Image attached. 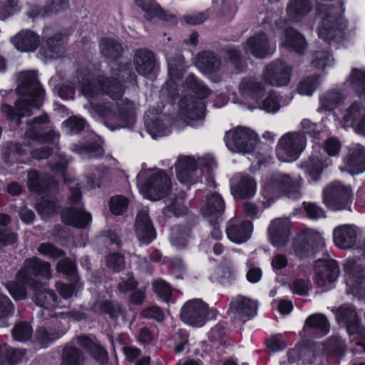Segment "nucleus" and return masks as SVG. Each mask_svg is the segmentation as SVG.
Wrapping results in <instances>:
<instances>
[{"label": "nucleus", "instance_id": "nucleus-51", "mask_svg": "<svg viewBox=\"0 0 365 365\" xmlns=\"http://www.w3.org/2000/svg\"><path fill=\"white\" fill-rule=\"evenodd\" d=\"M117 106L115 115H118V118L122 121L126 122L133 118L136 108V106L133 102L128 99H122L120 102L117 103Z\"/></svg>", "mask_w": 365, "mask_h": 365}, {"label": "nucleus", "instance_id": "nucleus-53", "mask_svg": "<svg viewBox=\"0 0 365 365\" xmlns=\"http://www.w3.org/2000/svg\"><path fill=\"white\" fill-rule=\"evenodd\" d=\"M312 64L317 69L324 70L327 67H331L334 65V58L327 51H316L313 54Z\"/></svg>", "mask_w": 365, "mask_h": 365}, {"label": "nucleus", "instance_id": "nucleus-58", "mask_svg": "<svg viewBox=\"0 0 365 365\" xmlns=\"http://www.w3.org/2000/svg\"><path fill=\"white\" fill-rule=\"evenodd\" d=\"M187 211L186 207L182 204V200H172L167 207L163 209V215L166 217H171L173 215L179 217Z\"/></svg>", "mask_w": 365, "mask_h": 365}, {"label": "nucleus", "instance_id": "nucleus-50", "mask_svg": "<svg viewBox=\"0 0 365 365\" xmlns=\"http://www.w3.org/2000/svg\"><path fill=\"white\" fill-rule=\"evenodd\" d=\"M185 86L187 89L191 91L200 98L207 97L211 91L202 83L199 81L193 75H189L185 81Z\"/></svg>", "mask_w": 365, "mask_h": 365}, {"label": "nucleus", "instance_id": "nucleus-36", "mask_svg": "<svg viewBox=\"0 0 365 365\" xmlns=\"http://www.w3.org/2000/svg\"><path fill=\"white\" fill-rule=\"evenodd\" d=\"M222 66L221 59L213 52L202 51L197 56V66L202 72L210 73L218 71Z\"/></svg>", "mask_w": 365, "mask_h": 365}, {"label": "nucleus", "instance_id": "nucleus-12", "mask_svg": "<svg viewBox=\"0 0 365 365\" xmlns=\"http://www.w3.org/2000/svg\"><path fill=\"white\" fill-rule=\"evenodd\" d=\"M351 196V189L349 186L334 182L324 188L323 200L331 210H341L349 209Z\"/></svg>", "mask_w": 365, "mask_h": 365}, {"label": "nucleus", "instance_id": "nucleus-33", "mask_svg": "<svg viewBox=\"0 0 365 365\" xmlns=\"http://www.w3.org/2000/svg\"><path fill=\"white\" fill-rule=\"evenodd\" d=\"M28 185L31 190L38 194L51 192L56 188V182L53 178L41 177L36 170L29 173Z\"/></svg>", "mask_w": 365, "mask_h": 365}, {"label": "nucleus", "instance_id": "nucleus-41", "mask_svg": "<svg viewBox=\"0 0 365 365\" xmlns=\"http://www.w3.org/2000/svg\"><path fill=\"white\" fill-rule=\"evenodd\" d=\"M63 36L61 34H56L48 38L43 45V52L46 58H56L64 53L63 47Z\"/></svg>", "mask_w": 365, "mask_h": 365}, {"label": "nucleus", "instance_id": "nucleus-25", "mask_svg": "<svg viewBox=\"0 0 365 365\" xmlns=\"http://www.w3.org/2000/svg\"><path fill=\"white\" fill-rule=\"evenodd\" d=\"M258 303L252 299L238 295L230 303V310L235 317L250 319L257 314Z\"/></svg>", "mask_w": 365, "mask_h": 365}, {"label": "nucleus", "instance_id": "nucleus-60", "mask_svg": "<svg viewBox=\"0 0 365 365\" xmlns=\"http://www.w3.org/2000/svg\"><path fill=\"white\" fill-rule=\"evenodd\" d=\"M210 10H206L204 12L190 14L185 15L182 19V24L186 25H198L207 20L210 16Z\"/></svg>", "mask_w": 365, "mask_h": 365}, {"label": "nucleus", "instance_id": "nucleus-16", "mask_svg": "<svg viewBox=\"0 0 365 365\" xmlns=\"http://www.w3.org/2000/svg\"><path fill=\"white\" fill-rule=\"evenodd\" d=\"M292 68L282 61L268 64L264 73V81L269 85L282 86L289 83Z\"/></svg>", "mask_w": 365, "mask_h": 365}, {"label": "nucleus", "instance_id": "nucleus-54", "mask_svg": "<svg viewBox=\"0 0 365 365\" xmlns=\"http://www.w3.org/2000/svg\"><path fill=\"white\" fill-rule=\"evenodd\" d=\"M33 329L29 324L24 322H19L12 329L14 339L19 341H26L31 339Z\"/></svg>", "mask_w": 365, "mask_h": 365}, {"label": "nucleus", "instance_id": "nucleus-6", "mask_svg": "<svg viewBox=\"0 0 365 365\" xmlns=\"http://www.w3.org/2000/svg\"><path fill=\"white\" fill-rule=\"evenodd\" d=\"M339 322L346 327L350 341L356 347V352H365V331L354 309L347 306L339 307L336 314Z\"/></svg>", "mask_w": 365, "mask_h": 365}, {"label": "nucleus", "instance_id": "nucleus-45", "mask_svg": "<svg viewBox=\"0 0 365 365\" xmlns=\"http://www.w3.org/2000/svg\"><path fill=\"white\" fill-rule=\"evenodd\" d=\"M344 96L337 91H330L321 96L319 111L332 110L344 102Z\"/></svg>", "mask_w": 365, "mask_h": 365}, {"label": "nucleus", "instance_id": "nucleus-10", "mask_svg": "<svg viewBox=\"0 0 365 365\" xmlns=\"http://www.w3.org/2000/svg\"><path fill=\"white\" fill-rule=\"evenodd\" d=\"M127 53V47L115 43V94H121L128 84L137 83L136 76L131 71L129 59L125 58Z\"/></svg>", "mask_w": 365, "mask_h": 365}, {"label": "nucleus", "instance_id": "nucleus-56", "mask_svg": "<svg viewBox=\"0 0 365 365\" xmlns=\"http://www.w3.org/2000/svg\"><path fill=\"white\" fill-rule=\"evenodd\" d=\"M320 81L317 76H310L302 81L298 86V92L301 95L311 96L317 88Z\"/></svg>", "mask_w": 365, "mask_h": 365}, {"label": "nucleus", "instance_id": "nucleus-38", "mask_svg": "<svg viewBox=\"0 0 365 365\" xmlns=\"http://www.w3.org/2000/svg\"><path fill=\"white\" fill-rule=\"evenodd\" d=\"M180 113L191 120L200 119L204 116L205 106L192 98H184L180 101Z\"/></svg>", "mask_w": 365, "mask_h": 365}, {"label": "nucleus", "instance_id": "nucleus-40", "mask_svg": "<svg viewBox=\"0 0 365 365\" xmlns=\"http://www.w3.org/2000/svg\"><path fill=\"white\" fill-rule=\"evenodd\" d=\"M313 8L310 0H290L287 14L293 21H299L307 15Z\"/></svg>", "mask_w": 365, "mask_h": 365}, {"label": "nucleus", "instance_id": "nucleus-43", "mask_svg": "<svg viewBox=\"0 0 365 365\" xmlns=\"http://www.w3.org/2000/svg\"><path fill=\"white\" fill-rule=\"evenodd\" d=\"M78 342L80 346L88 350L98 363L105 364L108 362V353L101 346L86 336L78 337Z\"/></svg>", "mask_w": 365, "mask_h": 365}, {"label": "nucleus", "instance_id": "nucleus-26", "mask_svg": "<svg viewBox=\"0 0 365 365\" xmlns=\"http://www.w3.org/2000/svg\"><path fill=\"white\" fill-rule=\"evenodd\" d=\"M224 209L225 202L217 192L207 194L201 205L202 215L209 218L210 221L218 220L223 213Z\"/></svg>", "mask_w": 365, "mask_h": 365}, {"label": "nucleus", "instance_id": "nucleus-52", "mask_svg": "<svg viewBox=\"0 0 365 365\" xmlns=\"http://www.w3.org/2000/svg\"><path fill=\"white\" fill-rule=\"evenodd\" d=\"M69 6V0H48L43 9L36 14V16H44L56 14L67 9Z\"/></svg>", "mask_w": 365, "mask_h": 365}, {"label": "nucleus", "instance_id": "nucleus-35", "mask_svg": "<svg viewBox=\"0 0 365 365\" xmlns=\"http://www.w3.org/2000/svg\"><path fill=\"white\" fill-rule=\"evenodd\" d=\"M33 291V300L36 305L44 308L49 309L56 305L57 296L54 292L48 289L45 285L41 283V286L38 287H30Z\"/></svg>", "mask_w": 365, "mask_h": 365}, {"label": "nucleus", "instance_id": "nucleus-8", "mask_svg": "<svg viewBox=\"0 0 365 365\" xmlns=\"http://www.w3.org/2000/svg\"><path fill=\"white\" fill-rule=\"evenodd\" d=\"M171 188V180L167 173L161 170H154L141 185L140 191L144 197L157 201L168 195Z\"/></svg>", "mask_w": 365, "mask_h": 365}, {"label": "nucleus", "instance_id": "nucleus-14", "mask_svg": "<svg viewBox=\"0 0 365 365\" xmlns=\"http://www.w3.org/2000/svg\"><path fill=\"white\" fill-rule=\"evenodd\" d=\"M346 284L354 294L365 292V269L354 259H348L344 264Z\"/></svg>", "mask_w": 365, "mask_h": 365}, {"label": "nucleus", "instance_id": "nucleus-9", "mask_svg": "<svg viewBox=\"0 0 365 365\" xmlns=\"http://www.w3.org/2000/svg\"><path fill=\"white\" fill-rule=\"evenodd\" d=\"M257 137L252 130L242 127L230 130L225 133V142L233 153H249L256 145Z\"/></svg>", "mask_w": 365, "mask_h": 365}, {"label": "nucleus", "instance_id": "nucleus-63", "mask_svg": "<svg viewBox=\"0 0 365 365\" xmlns=\"http://www.w3.org/2000/svg\"><path fill=\"white\" fill-rule=\"evenodd\" d=\"M38 252L44 256L52 259H58L64 255V252L51 243H41L38 247Z\"/></svg>", "mask_w": 365, "mask_h": 365}, {"label": "nucleus", "instance_id": "nucleus-27", "mask_svg": "<svg viewBox=\"0 0 365 365\" xmlns=\"http://www.w3.org/2000/svg\"><path fill=\"white\" fill-rule=\"evenodd\" d=\"M196 161L187 156H180L175 163L176 175L181 183H195L194 173L197 170Z\"/></svg>", "mask_w": 365, "mask_h": 365}, {"label": "nucleus", "instance_id": "nucleus-32", "mask_svg": "<svg viewBox=\"0 0 365 365\" xmlns=\"http://www.w3.org/2000/svg\"><path fill=\"white\" fill-rule=\"evenodd\" d=\"M13 45L21 52L34 51L40 43L39 36L31 30H22L11 38Z\"/></svg>", "mask_w": 365, "mask_h": 365}, {"label": "nucleus", "instance_id": "nucleus-47", "mask_svg": "<svg viewBox=\"0 0 365 365\" xmlns=\"http://www.w3.org/2000/svg\"><path fill=\"white\" fill-rule=\"evenodd\" d=\"M24 355L22 349H14L5 344L0 346V365L16 363Z\"/></svg>", "mask_w": 365, "mask_h": 365}, {"label": "nucleus", "instance_id": "nucleus-28", "mask_svg": "<svg viewBox=\"0 0 365 365\" xmlns=\"http://www.w3.org/2000/svg\"><path fill=\"white\" fill-rule=\"evenodd\" d=\"M133 64L136 72L143 76L153 73L155 67L154 53L145 48L137 50L133 56Z\"/></svg>", "mask_w": 365, "mask_h": 365}, {"label": "nucleus", "instance_id": "nucleus-20", "mask_svg": "<svg viewBox=\"0 0 365 365\" xmlns=\"http://www.w3.org/2000/svg\"><path fill=\"white\" fill-rule=\"evenodd\" d=\"M291 222L289 218H277L272 220L269 227L271 243L278 247L287 245L290 236Z\"/></svg>", "mask_w": 365, "mask_h": 365}, {"label": "nucleus", "instance_id": "nucleus-61", "mask_svg": "<svg viewBox=\"0 0 365 365\" xmlns=\"http://www.w3.org/2000/svg\"><path fill=\"white\" fill-rule=\"evenodd\" d=\"M302 238L307 241V245H311L312 250L315 247H322L324 245V239L322 234L314 230H307L302 235Z\"/></svg>", "mask_w": 365, "mask_h": 365}, {"label": "nucleus", "instance_id": "nucleus-24", "mask_svg": "<svg viewBox=\"0 0 365 365\" xmlns=\"http://www.w3.org/2000/svg\"><path fill=\"white\" fill-rule=\"evenodd\" d=\"M267 85L262 78L249 76L245 77L239 84L240 93L255 101L260 99L267 91Z\"/></svg>", "mask_w": 365, "mask_h": 365}, {"label": "nucleus", "instance_id": "nucleus-64", "mask_svg": "<svg viewBox=\"0 0 365 365\" xmlns=\"http://www.w3.org/2000/svg\"><path fill=\"white\" fill-rule=\"evenodd\" d=\"M306 242L301 235L294 240L293 250L296 256L304 257L312 252L311 245H307Z\"/></svg>", "mask_w": 365, "mask_h": 365}, {"label": "nucleus", "instance_id": "nucleus-42", "mask_svg": "<svg viewBox=\"0 0 365 365\" xmlns=\"http://www.w3.org/2000/svg\"><path fill=\"white\" fill-rule=\"evenodd\" d=\"M283 47L293 49L298 53H303L307 48V43L304 38L297 31L287 29L284 39L281 42Z\"/></svg>", "mask_w": 365, "mask_h": 365}, {"label": "nucleus", "instance_id": "nucleus-22", "mask_svg": "<svg viewBox=\"0 0 365 365\" xmlns=\"http://www.w3.org/2000/svg\"><path fill=\"white\" fill-rule=\"evenodd\" d=\"M135 5L144 12V17L153 21L155 19H162L175 24V16L167 14L160 6L154 0H134Z\"/></svg>", "mask_w": 365, "mask_h": 365}, {"label": "nucleus", "instance_id": "nucleus-44", "mask_svg": "<svg viewBox=\"0 0 365 365\" xmlns=\"http://www.w3.org/2000/svg\"><path fill=\"white\" fill-rule=\"evenodd\" d=\"M346 84L354 89L361 98L365 99V70L353 68Z\"/></svg>", "mask_w": 365, "mask_h": 365}, {"label": "nucleus", "instance_id": "nucleus-39", "mask_svg": "<svg viewBox=\"0 0 365 365\" xmlns=\"http://www.w3.org/2000/svg\"><path fill=\"white\" fill-rule=\"evenodd\" d=\"M168 62L169 78L165 85L168 88L174 90L176 87V81L183 75L186 66L184 58L180 56L170 58Z\"/></svg>", "mask_w": 365, "mask_h": 365}, {"label": "nucleus", "instance_id": "nucleus-29", "mask_svg": "<svg viewBox=\"0 0 365 365\" xmlns=\"http://www.w3.org/2000/svg\"><path fill=\"white\" fill-rule=\"evenodd\" d=\"M62 222L77 228L86 227L92 220V215L84 209L65 208L61 212Z\"/></svg>", "mask_w": 365, "mask_h": 365}, {"label": "nucleus", "instance_id": "nucleus-13", "mask_svg": "<svg viewBox=\"0 0 365 365\" xmlns=\"http://www.w3.org/2000/svg\"><path fill=\"white\" fill-rule=\"evenodd\" d=\"M244 49L247 54L258 58H265L274 53L276 46L265 33L260 32L247 40L244 43Z\"/></svg>", "mask_w": 365, "mask_h": 365}, {"label": "nucleus", "instance_id": "nucleus-49", "mask_svg": "<svg viewBox=\"0 0 365 365\" xmlns=\"http://www.w3.org/2000/svg\"><path fill=\"white\" fill-rule=\"evenodd\" d=\"M83 359V355L78 349L66 346L63 351L61 365H82Z\"/></svg>", "mask_w": 365, "mask_h": 365}, {"label": "nucleus", "instance_id": "nucleus-46", "mask_svg": "<svg viewBox=\"0 0 365 365\" xmlns=\"http://www.w3.org/2000/svg\"><path fill=\"white\" fill-rule=\"evenodd\" d=\"M304 329H311L317 334L325 335L329 330V324L324 315L314 314L306 319Z\"/></svg>", "mask_w": 365, "mask_h": 365}, {"label": "nucleus", "instance_id": "nucleus-19", "mask_svg": "<svg viewBox=\"0 0 365 365\" xmlns=\"http://www.w3.org/2000/svg\"><path fill=\"white\" fill-rule=\"evenodd\" d=\"M320 14L322 20L318 30L319 38L324 41L334 39L336 36L341 33V31L336 25L338 16L334 11L333 7L329 5L324 6L322 11L320 10Z\"/></svg>", "mask_w": 365, "mask_h": 365}, {"label": "nucleus", "instance_id": "nucleus-62", "mask_svg": "<svg viewBox=\"0 0 365 365\" xmlns=\"http://www.w3.org/2000/svg\"><path fill=\"white\" fill-rule=\"evenodd\" d=\"M36 209L43 218H47L55 213L56 205L53 200L43 199L37 205Z\"/></svg>", "mask_w": 365, "mask_h": 365}, {"label": "nucleus", "instance_id": "nucleus-30", "mask_svg": "<svg viewBox=\"0 0 365 365\" xmlns=\"http://www.w3.org/2000/svg\"><path fill=\"white\" fill-rule=\"evenodd\" d=\"M333 240L334 244L341 249L351 248L357 240L356 229L351 225H339L333 231Z\"/></svg>", "mask_w": 365, "mask_h": 365}, {"label": "nucleus", "instance_id": "nucleus-17", "mask_svg": "<svg viewBox=\"0 0 365 365\" xmlns=\"http://www.w3.org/2000/svg\"><path fill=\"white\" fill-rule=\"evenodd\" d=\"M48 121V117L43 115L36 117L31 120L26 122L27 128L26 135L33 139L39 140L45 143L52 144H57L59 139V134L53 130H51L43 135V130L45 128Z\"/></svg>", "mask_w": 365, "mask_h": 365}, {"label": "nucleus", "instance_id": "nucleus-57", "mask_svg": "<svg viewBox=\"0 0 365 365\" xmlns=\"http://www.w3.org/2000/svg\"><path fill=\"white\" fill-rule=\"evenodd\" d=\"M147 130L153 139L166 135L170 133L169 129L161 120H152L147 123Z\"/></svg>", "mask_w": 365, "mask_h": 365}, {"label": "nucleus", "instance_id": "nucleus-21", "mask_svg": "<svg viewBox=\"0 0 365 365\" xmlns=\"http://www.w3.org/2000/svg\"><path fill=\"white\" fill-rule=\"evenodd\" d=\"M135 232L139 240L143 244H148L155 238V229L147 207H143L137 213Z\"/></svg>", "mask_w": 365, "mask_h": 365}, {"label": "nucleus", "instance_id": "nucleus-59", "mask_svg": "<svg viewBox=\"0 0 365 365\" xmlns=\"http://www.w3.org/2000/svg\"><path fill=\"white\" fill-rule=\"evenodd\" d=\"M71 150L81 155H88L90 156L98 157L103 155V149L97 145L91 144L88 146L73 144L71 145Z\"/></svg>", "mask_w": 365, "mask_h": 365}, {"label": "nucleus", "instance_id": "nucleus-48", "mask_svg": "<svg viewBox=\"0 0 365 365\" xmlns=\"http://www.w3.org/2000/svg\"><path fill=\"white\" fill-rule=\"evenodd\" d=\"M190 229L188 227L176 226L171 230L170 242L177 248H182L187 245L190 237Z\"/></svg>", "mask_w": 365, "mask_h": 365}, {"label": "nucleus", "instance_id": "nucleus-5", "mask_svg": "<svg viewBox=\"0 0 365 365\" xmlns=\"http://www.w3.org/2000/svg\"><path fill=\"white\" fill-rule=\"evenodd\" d=\"M34 277H41L50 279L52 277L51 264L38 257H33L26 259L21 269L16 274V279L29 287L41 286L39 281Z\"/></svg>", "mask_w": 365, "mask_h": 365}, {"label": "nucleus", "instance_id": "nucleus-3", "mask_svg": "<svg viewBox=\"0 0 365 365\" xmlns=\"http://www.w3.org/2000/svg\"><path fill=\"white\" fill-rule=\"evenodd\" d=\"M302 185L301 178H292L287 174L274 173L263 185V195L272 200L282 192L289 198L295 200L302 196Z\"/></svg>", "mask_w": 365, "mask_h": 365}, {"label": "nucleus", "instance_id": "nucleus-37", "mask_svg": "<svg viewBox=\"0 0 365 365\" xmlns=\"http://www.w3.org/2000/svg\"><path fill=\"white\" fill-rule=\"evenodd\" d=\"M364 115L365 108L356 102L353 103L344 110L341 118H339V124L343 128H354Z\"/></svg>", "mask_w": 365, "mask_h": 365}, {"label": "nucleus", "instance_id": "nucleus-34", "mask_svg": "<svg viewBox=\"0 0 365 365\" xmlns=\"http://www.w3.org/2000/svg\"><path fill=\"white\" fill-rule=\"evenodd\" d=\"M332 161L327 157H312L302 165L310 178L319 180L323 171L331 166Z\"/></svg>", "mask_w": 365, "mask_h": 365}, {"label": "nucleus", "instance_id": "nucleus-55", "mask_svg": "<svg viewBox=\"0 0 365 365\" xmlns=\"http://www.w3.org/2000/svg\"><path fill=\"white\" fill-rule=\"evenodd\" d=\"M154 292L165 302H168L172 296V288L165 280L158 279L153 282Z\"/></svg>", "mask_w": 365, "mask_h": 365}, {"label": "nucleus", "instance_id": "nucleus-4", "mask_svg": "<svg viewBox=\"0 0 365 365\" xmlns=\"http://www.w3.org/2000/svg\"><path fill=\"white\" fill-rule=\"evenodd\" d=\"M302 185L301 178H292L287 174L274 173L263 185V195L272 200L282 192L289 198L295 200L302 196Z\"/></svg>", "mask_w": 365, "mask_h": 365}, {"label": "nucleus", "instance_id": "nucleus-31", "mask_svg": "<svg viewBox=\"0 0 365 365\" xmlns=\"http://www.w3.org/2000/svg\"><path fill=\"white\" fill-rule=\"evenodd\" d=\"M252 230L250 222L232 220L226 228V234L232 242L242 244L250 238Z\"/></svg>", "mask_w": 365, "mask_h": 365}, {"label": "nucleus", "instance_id": "nucleus-11", "mask_svg": "<svg viewBox=\"0 0 365 365\" xmlns=\"http://www.w3.org/2000/svg\"><path fill=\"white\" fill-rule=\"evenodd\" d=\"M306 139L300 133H287L278 143L277 154L283 162H292L297 160L305 147Z\"/></svg>", "mask_w": 365, "mask_h": 365}, {"label": "nucleus", "instance_id": "nucleus-18", "mask_svg": "<svg viewBox=\"0 0 365 365\" xmlns=\"http://www.w3.org/2000/svg\"><path fill=\"white\" fill-rule=\"evenodd\" d=\"M231 192L236 198H250L257 190L255 180L248 175L236 174L230 181Z\"/></svg>", "mask_w": 365, "mask_h": 365}, {"label": "nucleus", "instance_id": "nucleus-23", "mask_svg": "<svg viewBox=\"0 0 365 365\" xmlns=\"http://www.w3.org/2000/svg\"><path fill=\"white\" fill-rule=\"evenodd\" d=\"M349 155L344 160L346 166L340 168L344 172L351 175L361 173L365 171V148L360 145H352L349 148Z\"/></svg>", "mask_w": 365, "mask_h": 365}, {"label": "nucleus", "instance_id": "nucleus-7", "mask_svg": "<svg viewBox=\"0 0 365 365\" xmlns=\"http://www.w3.org/2000/svg\"><path fill=\"white\" fill-rule=\"evenodd\" d=\"M216 311L210 309L208 305L200 299L187 301L181 308L182 321L188 326L200 328L203 327L209 319L216 316Z\"/></svg>", "mask_w": 365, "mask_h": 365}, {"label": "nucleus", "instance_id": "nucleus-2", "mask_svg": "<svg viewBox=\"0 0 365 365\" xmlns=\"http://www.w3.org/2000/svg\"><path fill=\"white\" fill-rule=\"evenodd\" d=\"M114 84L111 79L101 76L96 81H87L81 87V92L88 98H99L101 102L96 106V111L103 118L104 124L111 130L114 129L112 120L114 113Z\"/></svg>", "mask_w": 365, "mask_h": 365}, {"label": "nucleus", "instance_id": "nucleus-1", "mask_svg": "<svg viewBox=\"0 0 365 365\" xmlns=\"http://www.w3.org/2000/svg\"><path fill=\"white\" fill-rule=\"evenodd\" d=\"M18 83L16 91L21 98L16 101L15 110L7 104H3L1 106V110L8 119L16 125L21 123L22 117L31 115L34 108H39L43 98V92L36 71L21 72Z\"/></svg>", "mask_w": 365, "mask_h": 365}, {"label": "nucleus", "instance_id": "nucleus-15", "mask_svg": "<svg viewBox=\"0 0 365 365\" xmlns=\"http://www.w3.org/2000/svg\"><path fill=\"white\" fill-rule=\"evenodd\" d=\"M316 283L324 289L336 281L339 274V269L336 262L334 259H319L314 265Z\"/></svg>", "mask_w": 365, "mask_h": 365}]
</instances>
